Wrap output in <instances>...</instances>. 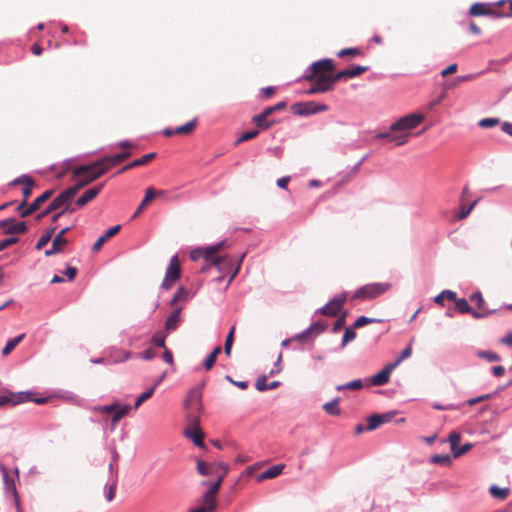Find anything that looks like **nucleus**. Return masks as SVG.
<instances>
[{"label":"nucleus","instance_id":"nucleus-1","mask_svg":"<svg viewBox=\"0 0 512 512\" xmlns=\"http://www.w3.org/2000/svg\"><path fill=\"white\" fill-rule=\"evenodd\" d=\"M424 120L423 114H410L402 117L391 125L390 131L381 133L377 137L389 142H396L400 146L408 142L410 131L416 128Z\"/></svg>","mask_w":512,"mask_h":512},{"label":"nucleus","instance_id":"nucleus-2","mask_svg":"<svg viewBox=\"0 0 512 512\" xmlns=\"http://www.w3.org/2000/svg\"><path fill=\"white\" fill-rule=\"evenodd\" d=\"M226 247V242L222 241L213 246L206 248H198L191 252L190 258L193 261L199 259L205 260V265L202 267V271H206L210 267L214 266L223 271L224 267L230 262L229 256H219L218 254Z\"/></svg>","mask_w":512,"mask_h":512},{"label":"nucleus","instance_id":"nucleus-3","mask_svg":"<svg viewBox=\"0 0 512 512\" xmlns=\"http://www.w3.org/2000/svg\"><path fill=\"white\" fill-rule=\"evenodd\" d=\"M108 170L102 158L87 165H80L73 169V179L78 182L73 185L79 192L83 187L100 178Z\"/></svg>","mask_w":512,"mask_h":512},{"label":"nucleus","instance_id":"nucleus-4","mask_svg":"<svg viewBox=\"0 0 512 512\" xmlns=\"http://www.w3.org/2000/svg\"><path fill=\"white\" fill-rule=\"evenodd\" d=\"M391 288L389 283H370L362 286L352 296V299H360L362 301L374 299Z\"/></svg>","mask_w":512,"mask_h":512},{"label":"nucleus","instance_id":"nucleus-5","mask_svg":"<svg viewBox=\"0 0 512 512\" xmlns=\"http://www.w3.org/2000/svg\"><path fill=\"white\" fill-rule=\"evenodd\" d=\"M31 394L28 392H18V393H10L6 395L0 396V407L6 406V405H12L15 406L17 404L26 402L28 400L34 401L37 404H44L47 402V398H38V399H32Z\"/></svg>","mask_w":512,"mask_h":512},{"label":"nucleus","instance_id":"nucleus-6","mask_svg":"<svg viewBox=\"0 0 512 512\" xmlns=\"http://www.w3.org/2000/svg\"><path fill=\"white\" fill-rule=\"evenodd\" d=\"M180 275H181L180 261L178 259V256L175 255L170 260L165 277L161 284L162 288L165 290L170 289L174 285V283L180 278Z\"/></svg>","mask_w":512,"mask_h":512},{"label":"nucleus","instance_id":"nucleus-7","mask_svg":"<svg viewBox=\"0 0 512 512\" xmlns=\"http://www.w3.org/2000/svg\"><path fill=\"white\" fill-rule=\"evenodd\" d=\"M335 70V65L332 59H322L314 62L311 67V73L305 77L306 80L312 81L313 78L318 77L320 75H328L327 73L333 72Z\"/></svg>","mask_w":512,"mask_h":512},{"label":"nucleus","instance_id":"nucleus-8","mask_svg":"<svg viewBox=\"0 0 512 512\" xmlns=\"http://www.w3.org/2000/svg\"><path fill=\"white\" fill-rule=\"evenodd\" d=\"M77 188L69 187L61 192L56 198L50 203V210L64 209L66 204L72 202L73 198L77 195Z\"/></svg>","mask_w":512,"mask_h":512},{"label":"nucleus","instance_id":"nucleus-9","mask_svg":"<svg viewBox=\"0 0 512 512\" xmlns=\"http://www.w3.org/2000/svg\"><path fill=\"white\" fill-rule=\"evenodd\" d=\"M0 228L5 234H23L28 229L25 222H16L13 218L0 221Z\"/></svg>","mask_w":512,"mask_h":512},{"label":"nucleus","instance_id":"nucleus-10","mask_svg":"<svg viewBox=\"0 0 512 512\" xmlns=\"http://www.w3.org/2000/svg\"><path fill=\"white\" fill-rule=\"evenodd\" d=\"M395 412H387L384 414H373L367 419L366 429L367 431H373L382 424L392 421L395 417Z\"/></svg>","mask_w":512,"mask_h":512},{"label":"nucleus","instance_id":"nucleus-11","mask_svg":"<svg viewBox=\"0 0 512 512\" xmlns=\"http://www.w3.org/2000/svg\"><path fill=\"white\" fill-rule=\"evenodd\" d=\"M346 301V296L336 297L320 309V313L326 316H336L340 313Z\"/></svg>","mask_w":512,"mask_h":512},{"label":"nucleus","instance_id":"nucleus-12","mask_svg":"<svg viewBox=\"0 0 512 512\" xmlns=\"http://www.w3.org/2000/svg\"><path fill=\"white\" fill-rule=\"evenodd\" d=\"M453 301L455 303L456 308L459 310V312L470 313L472 315V317L475 319L486 318L491 314V311L478 312L477 310H473L465 298L457 299L455 297V300H453Z\"/></svg>","mask_w":512,"mask_h":512},{"label":"nucleus","instance_id":"nucleus-13","mask_svg":"<svg viewBox=\"0 0 512 512\" xmlns=\"http://www.w3.org/2000/svg\"><path fill=\"white\" fill-rule=\"evenodd\" d=\"M396 368V364H387L381 371L370 378V384L373 386H381L389 381L392 371Z\"/></svg>","mask_w":512,"mask_h":512},{"label":"nucleus","instance_id":"nucleus-14","mask_svg":"<svg viewBox=\"0 0 512 512\" xmlns=\"http://www.w3.org/2000/svg\"><path fill=\"white\" fill-rule=\"evenodd\" d=\"M12 185H24L22 194H23V201L28 200V198L32 195L33 188L36 186L35 181L32 177L28 175H22L16 179H14L11 183Z\"/></svg>","mask_w":512,"mask_h":512},{"label":"nucleus","instance_id":"nucleus-15","mask_svg":"<svg viewBox=\"0 0 512 512\" xmlns=\"http://www.w3.org/2000/svg\"><path fill=\"white\" fill-rule=\"evenodd\" d=\"M311 82H314V85L318 88L320 93H324L333 89L336 80H334L333 74H329L315 77Z\"/></svg>","mask_w":512,"mask_h":512},{"label":"nucleus","instance_id":"nucleus-16","mask_svg":"<svg viewBox=\"0 0 512 512\" xmlns=\"http://www.w3.org/2000/svg\"><path fill=\"white\" fill-rule=\"evenodd\" d=\"M368 69L369 67L367 66L356 65L351 69H344L337 72L336 74H333L334 80L338 82L343 79L355 78L368 71Z\"/></svg>","mask_w":512,"mask_h":512},{"label":"nucleus","instance_id":"nucleus-17","mask_svg":"<svg viewBox=\"0 0 512 512\" xmlns=\"http://www.w3.org/2000/svg\"><path fill=\"white\" fill-rule=\"evenodd\" d=\"M53 190H47L42 195L37 197L25 210V212L22 213V218L28 217L29 215L33 214L37 210L40 209V207L48 201L51 196L53 195Z\"/></svg>","mask_w":512,"mask_h":512},{"label":"nucleus","instance_id":"nucleus-18","mask_svg":"<svg viewBox=\"0 0 512 512\" xmlns=\"http://www.w3.org/2000/svg\"><path fill=\"white\" fill-rule=\"evenodd\" d=\"M104 184H100L98 186L92 187L86 190L75 202V206L84 207L87 203L94 200L100 191L102 190Z\"/></svg>","mask_w":512,"mask_h":512},{"label":"nucleus","instance_id":"nucleus-19","mask_svg":"<svg viewBox=\"0 0 512 512\" xmlns=\"http://www.w3.org/2000/svg\"><path fill=\"white\" fill-rule=\"evenodd\" d=\"M185 435L190 438L195 445L204 447V434L198 425H191L185 429Z\"/></svg>","mask_w":512,"mask_h":512},{"label":"nucleus","instance_id":"nucleus-20","mask_svg":"<svg viewBox=\"0 0 512 512\" xmlns=\"http://www.w3.org/2000/svg\"><path fill=\"white\" fill-rule=\"evenodd\" d=\"M155 157H156V153H154V152L148 153V154L142 156L141 158L136 159V160L132 161L131 163L127 164L126 166L122 167L117 172V174L124 173L132 168H135V167L146 165L150 161H152Z\"/></svg>","mask_w":512,"mask_h":512},{"label":"nucleus","instance_id":"nucleus-21","mask_svg":"<svg viewBox=\"0 0 512 512\" xmlns=\"http://www.w3.org/2000/svg\"><path fill=\"white\" fill-rule=\"evenodd\" d=\"M131 156V152L126 151L119 154H116L114 156H105L102 158L103 162L107 166L108 170H110L112 167L120 164L124 160L128 159Z\"/></svg>","mask_w":512,"mask_h":512},{"label":"nucleus","instance_id":"nucleus-22","mask_svg":"<svg viewBox=\"0 0 512 512\" xmlns=\"http://www.w3.org/2000/svg\"><path fill=\"white\" fill-rule=\"evenodd\" d=\"M119 230H120V225H116V226H113V227L109 228L107 230V232L104 235H102L101 237H99L97 239V241L93 244L92 250L94 252H98L102 248L103 244L108 239H110L111 237L115 236L119 232Z\"/></svg>","mask_w":512,"mask_h":512},{"label":"nucleus","instance_id":"nucleus-23","mask_svg":"<svg viewBox=\"0 0 512 512\" xmlns=\"http://www.w3.org/2000/svg\"><path fill=\"white\" fill-rule=\"evenodd\" d=\"M180 313H181V308H177L168 316V318L166 319V322H165V330L167 332H171V331H174L175 329H177V327L181 321Z\"/></svg>","mask_w":512,"mask_h":512},{"label":"nucleus","instance_id":"nucleus-24","mask_svg":"<svg viewBox=\"0 0 512 512\" xmlns=\"http://www.w3.org/2000/svg\"><path fill=\"white\" fill-rule=\"evenodd\" d=\"M283 469H284V464L274 465V466L270 467L269 469H267L266 471H264L263 473H261L257 477V480L258 481H263V480H266V479L275 478V477L279 476L282 473Z\"/></svg>","mask_w":512,"mask_h":512},{"label":"nucleus","instance_id":"nucleus-25","mask_svg":"<svg viewBox=\"0 0 512 512\" xmlns=\"http://www.w3.org/2000/svg\"><path fill=\"white\" fill-rule=\"evenodd\" d=\"M314 108H315L314 102L296 103L292 106L293 112L298 115H308V114L315 113Z\"/></svg>","mask_w":512,"mask_h":512},{"label":"nucleus","instance_id":"nucleus-26","mask_svg":"<svg viewBox=\"0 0 512 512\" xmlns=\"http://www.w3.org/2000/svg\"><path fill=\"white\" fill-rule=\"evenodd\" d=\"M131 410V406L130 405H122L120 406L118 404V409H116L114 411V414L111 418V425L112 427L114 428L118 423L119 421L125 417Z\"/></svg>","mask_w":512,"mask_h":512},{"label":"nucleus","instance_id":"nucleus-27","mask_svg":"<svg viewBox=\"0 0 512 512\" xmlns=\"http://www.w3.org/2000/svg\"><path fill=\"white\" fill-rule=\"evenodd\" d=\"M200 401H201V393L199 390L194 389L189 393L187 400H186V405L191 408L198 409L200 406Z\"/></svg>","mask_w":512,"mask_h":512},{"label":"nucleus","instance_id":"nucleus-28","mask_svg":"<svg viewBox=\"0 0 512 512\" xmlns=\"http://www.w3.org/2000/svg\"><path fill=\"white\" fill-rule=\"evenodd\" d=\"M25 334H21L15 338L10 339L5 347L2 349V355L8 356L16 347L17 345L24 339Z\"/></svg>","mask_w":512,"mask_h":512},{"label":"nucleus","instance_id":"nucleus-29","mask_svg":"<svg viewBox=\"0 0 512 512\" xmlns=\"http://www.w3.org/2000/svg\"><path fill=\"white\" fill-rule=\"evenodd\" d=\"M489 492L494 498L500 500H505L510 494L509 488H500L496 485H492L489 489Z\"/></svg>","mask_w":512,"mask_h":512},{"label":"nucleus","instance_id":"nucleus-30","mask_svg":"<svg viewBox=\"0 0 512 512\" xmlns=\"http://www.w3.org/2000/svg\"><path fill=\"white\" fill-rule=\"evenodd\" d=\"M323 409L329 415L338 416L341 413V409L339 407V399L335 398L331 402L325 403L323 405Z\"/></svg>","mask_w":512,"mask_h":512},{"label":"nucleus","instance_id":"nucleus-31","mask_svg":"<svg viewBox=\"0 0 512 512\" xmlns=\"http://www.w3.org/2000/svg\"><path fill=\"white\" fill-rule=\"evenodd\" d=\"M196 126H197V119L195 118V119L189 121L188 123L177 127L175 129V132L177 133V135H188V134H191L195 130Z\"/></svg>","mask_w":512,"mask_h":512},{"label":"nucleus","instance_id":"nucleus-32","mask_svg":"<svg viewBox=\"0 0 512 512\" xmlns=\"http://www.w3.org/2000/svg\"><path fill=\"white\" fill-rule=\"evenodd\" d=\"M222 349L220 346H217L213 349V351L207 356L204 361V367L206 370H211L214 366L218 355L221 353Z\"/></svg>","mask_w":512,"mask_h":512},{"label":"nucleus","instance_id":"nucleus-33","mask_svg":"<svg viewBox=\"0 0 512 512\" xmlns=\"http://www.w3.org/2000/svg\"><path fill=\"white\" fill-rule=\"evenodd\" d=\"M156 198V190L153 187L146 189L145 196L139 205V210H145L146 207Z\"/></svg>","mask_w":512,"mask_h":512},{"label":"nucleus","instance_id":"nucleus-34","mask_svg":"<svg viewBox=\"0 0 512 512\" xmlns=\"http://www.w3.org/2000/svg\"><path fill=\"white\" fill-rule=\"evenodd\" d=\"M213 469L212 474H216L217 478L221 477V483L229 472V466L225 463H215L211 466Z\"/></svg>","mask_w":512,"mask_h":512},{"label":"nucleus","instance_id":"nucleus-35","mask_svg":"<svg viewBox=\"0 0 512 512\" xmlns=\"http://www.w3.org/2000/svg\"><path fill=\"white\" fill-rule=\"evenodd\" d=\"M252 121L256 124V126L260 129L266 130L273 125L272 121L268 120V117L263 116L262 113L253 116Z\"/></svg>","mask_w":512,"mask_h":512},{"label":"nucleus","instance_id":"nucleus-36","mask_svg":"<svg viewBox=\"0 0 512 512\" xmlns=\"http://www.w3.org/2000/svg\"><path fill=\"white\" fill-rule=\"evenodd\" d=\"M478 200H475L473 201L472 203H470L469 205L465 203V200H461V205H460V210H459V214H458V219L459 220H462V219H465L470 213L471 211L474 209V207L476 206Z\"/></svg>","mask_w":512,"mask_h":512},{"label":"nucleus","instance_id":"nucleus-37","mask_svg":"<svg viewBox=\"0 0 512 512\" xmlns=\"http://www.w3.org/2000/svg\"><path fill=\"white\" fill-rule=\"evenodd\" d=\"M203 502L205 506H203L209 512H214L217 506L216 496L210 494L208 491L203 496Z\"/></svg>","mask_w":512,"mask_h":512},{"label":"nucleus","instance_id":"nucleus-38","mask_svg":"<svg viewBox=\"0 0 512 512\" xmlns=\"http://www.w3.org/2000/svg\"><path fill=\"white\" fill-rule=\"evenodd\" d=\"M456 293L451 290H443L439 295L434 298V302L441 306L444 305V300L448 299L450 301L455 300Z\"/></svg>","mask_w":512,"mask_h":512},{"label":"nucleus","instance_id":"nucleus-39","mask_svg":"<svg viewBox=\"0 0 512 512\" xmlns=\"http://www.w3.org/2000/svg\"><path fill=\"white\" fill-rule=\"evenodd\" d=\"M54 232H55V227L50 228L47 231H45V233L38 240L35 248L37 250H41L44 246H46L49 243V241L51 240Z\"/></svg>","mask_w":512,"mask_h":512},{"label":"nucleus","instance_id":"nucleus-40","mask_svg":"<svg viewBox=\"0 0 512 512\" xmlns=\"http://www.w3.org/2000/svg\"><path fill=\"white\" fill-rule=\"evenodd\" d=\"M491 13V10L481 3H475L470 7V14L473 16L488 15Z\"/></svg>","mask_w":512,"mask_h":512},{"label":"nucleus","instance_id":"nucleus-41","mask_svg":"<svg viewBox=\"0 0 512 512\" xmlns=\"http://www.w3.org/2000/svg\"><path fill=\"white\" fill-rule=\"evenodd\" d=\"M164 377H165V373H163V374H162V375H161V376H160V377H159V378L154 382L153 386H152L149 390H147V391L143 392L141 395H139V396H138V398L140 399V401H142V402L144 403L146 400H148L149 398H151V397H152V395H153V393H154V391H155V389H156V387H157V386L162 382V380L164 379Z\"/></svg>","mask_w":512,"mask_h":512},{"label":"nucleus","instance_id":"nucleus-42","mask_svg":"<svg viewBox=\"0 0 512 512\" xmlns=\"http://www.w3.org/2000/svg\"><path fill=\"white\" fill-rule=\"evenodd\" d=\"M430 462L437 465L449 466L451 457L448 454H435L430 458Z\"/></svg>","mask_w":512,"mask_h":512},{"label":"nucleus","instance_id":"nucleus-43","mask_svg":"<svg viewBox=\"0 0 512 512\" xmlns=\"http://www.w3.org/2000/svg\"><path fill=\"white\" fill-rule=\"evenodd\" d=\"M362 55H363V51L357 47L342 49L337 53V56L340 58H344L346 56L357 57V56H362Z\"/></svg>","mask_w":512,"mask_h":512},{"label":"nucleus","instance_id":"nucleus-44","mask_svg":"<svg viewBox=\"0 0 512 512\" xmlns=\"http://www.w3.org/2000/svg\"><path fill=\"white\" fill-rule=\"evenodd\" d=\"M234 334H235V326H233L230 329V331L226 337L225 344H224V352L228 357L231 355V350H232V346H233V342H234Z\"/></svg>","mask_w":512,"mask_h":512},{"label":"nucleus","instance_id":"nucleus-45","mask_svg":"<svg viewBox=\"0 0 512 512\" xmlns=\"http://www.w3.org/2000/svg\"><path fill=\"white\" fill-rule=\"evenodd\" d=\"M470 301L475 303L478 307V312H484L487 311L485 309V300L480 292H475L470 296Z\"/></svg>","mask_w":512,"mask_h":512},{"label":"nucleus","instance_id":"nucleus-46","mask_svg":"<svg viewBox=\"0 0 512 512\" xmlns=\"http://www.w3.org/2000/svg\"><path fill=\"white\" fill-rule=\"evenodd\" d=\"M131 356H132V353L130 351L118 350V351H115L111 357H112V361L114 363H119V362H124V361L130 359Z\"/></svg>","mask_w":512,"mask_h":512},{"label":"nucleus","instance_id":"nucleus-47","mask_svg":"<svg viewBox=\"0 0 512 512\" xmlns=\"http://www.w3.org/2000/svg\"><path fill=\"white\" fill-rule=\"evenodd\" d=\"M362 387H363L362 381L360 379H357V380H353L347 384L336 386V390L337 391H342V390H346V389L360 390Z\"/></svg>","mask_w":512,"mask_h":512},{"label":"nucleus","instance_id":"nucleus-48","mask_svg":"<svg viewBox=\"0 0 512 512\" xmlns=\"http://www.w3.org/2000/svg\"><path fill=\"white\" fill-rule=\"evenodd\" d=\"M68 244V240L61 235H56L52 241V246L59 252H62Z\"/></svg>","mask_w":512,"mask_h":512},{"label":"nucleus","instance_id":"nucleus-49","mask_svg":"<svg viewBox=\"0 0 512 512\" xmlns=\"http://www.w3.org/2000/svg\"><path fill=\"white\" fill-rule=\"evenodd\" d=\"M212 465L213 464H207L205 461L197 460V471L203 476L210 475L213 472V469L211 468Z\"/></svg>","mask_w":512,"mask_h":512},{"label":"nucleus","instance_id":"nucleus-50","mask_svg":"<svg viewBox=\"0 0 512 512\" xmlns=\"http://www.w3.org/2000/svg\"><path fill=\"white\" fill-rule=\"evenodd\" d=\"M460 440H461L460 433L453 431L449 434L448 441L450 443L452 451H454L459 446Z\"/></svg>","mask_w":512,"mask_h":512},{"label":"nucleus","instance_id":"nucleus-51","mask_svg":"<svg viewBox=\"0 0 512 512\" xmlns=\"http://www.w3.org/2000/svg\"><path fill=\"white\" fill-rule=\"evenodd\" d=\"M258 134H259L258 130H252V131L245 132L236 140L235 144L238 145L242 142L252 140V139L256 138L258 136Z\"/></svg>","mask_w":512,"mask_h":512},{"label":"nucleus","instance_id":"nucleus-52","mask_svg":"<svg viewBox=\"0 0 512 512\" xmlns=\"http://www.w3.org/2000/svg\"><path fill=\"white\" fill-rule=\"evenodd\" d=\"M374 322H376V320L373 318H368L366 316H360L354 322L353 328L354 329L361 328L367 324L374 323Z\"/></svg>","mask_w":512,"mask_h":512},{"label":"nucleus","instance_id":"nucleus-53","mask_svg":"<svg viewBox=\"0 0 512 512\" xmlns=\"http://www.w3.org/2000/svg\"><path fill=\"white\" fill-rule=\"evenodd\" d=\"M355 338L356 333L354 331V328H347L342 339V347L346 346L350 341L354 340Z\"/></svg>","mask_w":512,"mask_h":512},{"label":"nucleus","instance_id":"nucleus-54","mask_svg":"<svg viewBox=\"0 0 512 512\" xmlns=\"http://www.w3.org/2000/svg\"><path fill=\"white\" fill-rule=\"evenodd\" d=\"M479 357L486 359L489 362L499 361L500 356L491 351H481L478 353Z\"/></svg>","mask_w":512,"mask_h":512},{"label":"nucleus","instance_id":"nucleus-55","mask_svg":"<svg viewBox=\"0 0 512 512\" xmlns=\"http://www.w3.org/2000/svg\"><path fill=\"white\" fill-rule=\"evenodd\" d=\"M187 295H188V293H187V291H186L183 287L179 288V289L176 291V293L174 294V296H173V298H172V300H171L170 304H171V305H174V304H176L178 301L183 300V299H186V298H187Z\"/></svg>","mask_w":512,"mask_h":512},{"label":"nucleus","instance_id":"nucleus-56","mask_svg":"<svg viewBox=\"0 0 512 512\" xmlns=\"http://www.w3.org/2000/svg\"><path fill=\"white\" fill-rule=\"evenodd\" d=\"M498 118H484L479 121V126L482 128H490L499 124Z\"/></svg>","mask_w":512,"mask_h":512},{"label":"nucleus","instance_id":"nucleus-57","mask_svg":"<svg viewBox=\"0 0 512 512\" xmlns=\"http://www.w3.org/2000/svg\"><path fill=\"white\" fill-rule=\"evenodd\" d=\"M151 343L157 347H160V348H165V335L161 334V333H156L152 339H151Z\"/></svg>","mask_w":512,"mask_h":512},{"label":"nucleus","instance_id":"nucleus-58","mask_svg":"<svg viewBox=\"0 0 512 512\" xmlns=\"http://www.w3.org/2000/svg\"><path fill=\"white\" fill-rule=\"evenodd\" d=\"M471 448H472V444H470V443H467L461 447L458 446L454 451H452L453 457L458 458V457L464 455L465 453H467Z\"/></svg>","mask_w":512,"mask_h":512},{"label":"nucleus","instance_id":"nucleus-59","mask_svg":"<svg viewBox=\"0 0 512 512\" xmlns=\"http://www.w3.org/2000/svg\"><path fill=\"white\" fill-rule=\"evenodd\" d=\"M255 387L258 391L268 390L267 377L265 375L258 377L255 383Z\"/></svg>","mask_w":512,"mask_h":512},{"label":"nucleus","instance_id":"nucleus-60","mask_svg":"<svg viewBox=\"0 0 512 512\" xmlns=\"http://www.w3.org/2000/svg\"><path fill=\"white\" fill-rule=\"evenodd\" d=\"M19 241L18 237H10L0 241V252L8 247L16 244Z\"/></svg>","mask_w":512,"mask_h":512},{"label":"nucleus","instance_id":"nucleus-61","mask_svg":"<svg viewBox=\"0 0 512 512\" xmlns=\"http://www.w3.org/2000/svg\"><path fill=\"white\" fill-rule=\"evenodd\" d=\"M116 409H118V403H114L111 405H105V406H99V407L95 408L96 411H98L102 414L112 413Z\"/></svg>","mask_w":512,"mask_h":512},{"label":"nucleus","instance_id":"nucleus-62","mask_svg":"<svg viewBox=\"0 0 512 512\" xmlns=\"http://www.w3.org/2000/svg\"><path fill=\"white\" fill-rule=\"evenodd\" d=\"M308 329L312 334H320L325 331L326 325L321 322H315Z\"/></svg>","mask_w":512,"mask_h":512},{"label":"nucleus","instance_id":"nucleus-63","mask_svg":"<svg viewBox=\"0 0 512 512\" xmlns=\"http://www.w3.org/2000/svg\"><path fill=\"white\" fill-rule=\"evenodd\" d=\"M411 353H412V349L411 347H407L405 348L400 356L392 363V364H396V367L405 359H407L408 357L411 356Z\"/></svg>","mask_w":512,"mask_h":512},{"label":"nucleus","instance_id":"nucleus-64","mask_svg":"<svg viewBox=\"0 0 512 512\" xmlns=\"http://www.w3.org/2000/svg\"><path fill=\"white\" fill-rule=\"evenodd\" d=\"M221 485H222V484H221V477H218V478L216 479V481L210 485V487H209V489H208V492H209L210 494H213L214 496H216V497H217V494H218V492H219V490H220Z\"/></svg>","mask_w":512,"mask_h":512}]
</instances>
